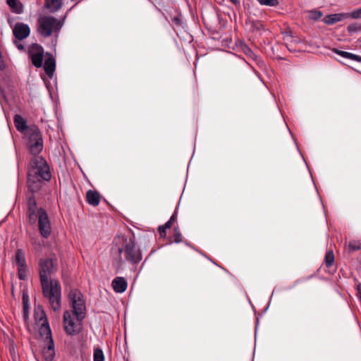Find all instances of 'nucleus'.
I'll list each match as a JSON object with an SVG mask.
<instances>
[{
	"mask_svg": "<svg viewBox=\"0 0 361 361\" xmlns=\"http://www.w3.org/2000/svg\"><path fill=\"white\" fill-rule=\"evenodd\" d=\"M114 244L112 252L119 264L126 262L136 265L142 259V251L134 235L130 237L119 235L114 239Z\"/></svg>",
	"mask_w": 361,
	"mask_h": 361,
	"instance_id": "f257e3e1",
	"label": "nucleus"
},
{
	"mask_svg": "<svg viewBox=\"0 0 361 361\" xmlns=\"http://www.w3.org/2000/svg\"><path fill=\"white\" fill-rule=\"evenodd\" d=\"M27 173V185L32 193L39 191L44 181H49L51 178L49 166L47 161L38 154H32Z\"/></svg>",
	"mask_w": 361,
	"mask_h": 361,
	"instance_id": "f03ea898",
	"label": "nucleus"
},
{
	"mask_svg": "<svg viewBox=\"0 0 361 361\" xmlns=\"http://www.w3.org/2000/svg\"><path fill=\"white\" fill-rule=\"evenodd\" d=\"M13 122L17 130L24 135L30 154H39L43 149V139L39 128L35 125L27 126V119L18 114L14 116Z\"/></svg>",
	"mask_w": 361,
	"mask_h": 361,
	"instance_id": "7ed1b4c3",
	"label": "nucleus"
},
{
	"mask_svg": "<svg viewBox=\"0 0 361 361\" xmlns=\"http://www.w3.org/2000/svg\"><path fill=\"white\" fill-rule=\"evenodd\" d=\"M72 8L67 11L63 18L59 20L54 16H43L37 21V32L44 38L49 37L52 34L58 35L63 27V23Z\"/></svg>",
	"mask_w": 361,
	"mask_h": 361,
	"instance_id": "20e7f679",
	"label": "nucleus"
},
{
	"mask_svg": "<svg viewBox=\"0 0 361 361\" xmlns=\"http://www.w3.org/2000/svg\"><path fill=\"white\" fill-rule=\"evenodd\" d=\"M43 297L47 299L54 312L61 309V286L58 279L41 282Z\"/></svg>",
	"mask_w": 361,
	"mask_h": 361,
	"instance_id": "39448f33",
	"label": "nucleus"
},
{
	"mask_svg": "<svg viewBox=\"0 0 361 361\" xmlns=\"http://www.w3.org/2000/svg\"><path fill=\"white\" fill-rule=\"evenodd\" d=\"M68 298L73 308V314L78 320H83L86 316V303L84 295L78 289H72Z\"/></svg>",
	"mask_w": 361,
	"mask_h": 361,
	"instance_id": "423d86ee",
	"label": "nucleus"
},
{
	"mask_svg": "<svg viewBox=\"0 0 361 361\" xmlns=\"http://www.w3.org/2000/svg\"><path fill=\"white\" fill-rule=\"evenodd\" d=\"M58 266L52 259H40L38 264V271L41 282L49 281V280H56L53 275L57 271Z\"/></svg>",
	"mask_w": 361,
	"mask_h": 361,
	"instance_id": "0eeeda50",
	"label": "nucleus"
},
{
	"mask_svg": "<svg viewBox=\"0 0 361 361\" xmlns=\"http://www.w3.org/2000/svg\"><path fill=\"white\" fill-rule=\"evenodd\" d=\"M72 311L66 310L63 312V327L66 333L69 336L78 335L82 330V321L78 320Z\"/></svg>",
	"mask_w": 361,
	"mask_h": 361,
	"instance_id": "6e6552de",
	"label": "nucleus"
},
{
	"mask_svg": "<svg viewBox=\"0 0 361 361\" xmlns=\"http://www.w3.org/2000/svg\"><path fill=\"white\" fill-rule=\"evenodd\" d=\"M37 226L39 233L42 238L47 239L50 237L52 231L51 224L47 212L42 207L39 208Z\"/></svg>",
	"mask_w": 361,
	"mask_h": 361,
	"instance_id": "1a4fd4ad",
	"label": "nucleus"
},
{
	"mask_svg": "<svg viewBox=\"0 0 361 361\" xmlns=\"http://www.w3.org/2000/svg\"><path fill=\"white\" fill-rule=\"evenodd\" d=\"M27 53L32 65L36 68L42 67L44 54L42 46L37 43H33L28 47Z\"/></svg>",
	"mask_w": 361,
	"mask_h": 361,
	"instance_id": "9d476101",
	"label": "nucleus"
},
{
	"mask_svg": "<svg viewBox=\"0 0 361 361\" xmlns=\"http://www.w3.org/2000/svg\"><path fill=\"white\" fill-rule=\"evenodd\" d=\"M34 317L36 323H41L39 328V331L41 336H44L45 334H48L47 331H49V334L51 333L46 313L42 307L39 306L35 309Z\"/></svg>",
	"mask_w": 361,
	"mask_h": 361,
	"instance_id": "9b49d317",
	"label": "nucleus"
},
{
	"mask_svg": "<svg viewBox=\"0 0 361 361\" xmlns=\"http://www.w3.org/2000/svg\"><path fill=\"white\" fill-rule=\"evenodd\" d=\"M47 332L48 334H45L44 336V342L46 345L42 349V356L45 361H53L54 359L56 353L54 342L52 338V334H49V331Z\"/></svg>",
	"mask_w": 361,
	"mask_h": 361,
	"instance_id": "f8f14e48",
	"label": "nucleus"
},
{
	"mask_svg": "<svg viewBox=\"0 0 361 361\" xmlns=\"http://www.w3.org/2000/svg\"><path fill=\"white\" fill-rule=\"evenodd\" d=\"M30 34V28L27 24L17 23L13 28V35L18 40L26 39Z\"/></svg>",
	"mask_w": 361,
	"mask_h": 361,
	"instance_id": "ddd939ff",
	"label": "nucleus"
},
{
	"mask_svg": "<svg viewBox=\"0 0 361 361\" xmlns=\"http://www.w3.org/2000/svg\"><path fill=\"white\" fill-rule=\"evenodd\" d=\"M47 56L48 57L44 61V69L46 74L51 78L56 69V61L51 54L47 53Z\"/></svg>",
	"mask_w": 361,
	"mask_h": 361,
	"instance_id": "4468645a",
	"label": "nucleus"
},
{
	"mask_svg": "<svg viewBox=\"0 0 361 361\" xmlns=\"http://www.w3.org/2000/svg\"><path fill=\"white\" fill-rule=\"evenodd\" d=\"M111 286L116 293H122L126 290L128 283L123 277L117 276L113 279Z\"/></svg>",
	"mask_w": 361,
	"mask_h": 361,
	"instance_id": "2eb2a0df",
	"label": "nucleus"
},
{
	"mask_svg": "<svg viewBox=\"0 0 361 361\" xmlns=\"http://www.w3.org/2000/svg\"><path fill=\"white\" fill-rule=\"evenodd\" d=\"M63 0H44V8L49 13H54L63 6Z\"/></svg>",
	"mask_w": 361,
	"mask_h": 361,
	"instance_id": "dca6fc26",
	"label": "nucleus"
},
{
	"mask_svg": "<svg viewBox=\"0 0 361 361\" xmlns=\"http://www.w3.org/2000/svg\"><path fill=\"white\" fill-rule=\"evenodd\" d=\"M349 16L348 13H334L326 16L323 21L327 25H334L336 23L340 22Z\"/></svg>",
	"mask_w": 361,
	"mask_h": 361,
	"instance_id": "f3484780",
	"label": "nucleus"
},
{
	"mask_svg": "<svg viewBox=\"0 0 361 361\" xmlns=\"http://www.w3.org/2000/svg\"><path fill=\"white\" fill-rule=\"evenodd\" d=\"M101 196L96 190H89L86 193L87 202L93 206L97 207L99 204Z\"/></svg>",
	"mask_w": 361,
	"mask_h": 361,
	"instance_id": "a211bd4d",
	"label": "nucleus"
},
{
	"mask_svg": "<svg viewBox=\"0 0 361 361\" xmlns=\"http://www.w3.org/2000/svg\"><path fill=\"white\" fill-rule=\"evenodd\" d=\"M6 3L13 13L16 14L23 13V5L20 0H6Z\"/></svg>",
	"mask_w": 361,
	"mask_h": 361,
	"instance_id": "6ab92c4d",
	"label": "nucleus"
},
{
	"mask_svg": "<svg viewBox=\"0 0 361 361\" xmlns=\"http://www.w3.org/2000/svg\"><path fill=\"white\" fill-rule=\"evenodd\" d=\"M15 262L18 267L26 266L25 255L20 249H18L15 254Z\"/></svg>",
	"mask_w": 361,
	"mask_h": 361,
	"instance_id": "aec40b11",
	"label": "nucleus"
},
{
	"mask_svg": "<svg viewBox=\"0 0 361 361\" xmlns=\"http://www.w3.org/2000/svg\"><path fill=\"white\" fill-rule=\"evenodd\" d=\"M335 261V257L334 252L332 250H329L326 252L324 257V264L326 267H331L334 264Z\"/></svg>",
	"mask_w": 361,
	"mask_h": 361,
	"instance_id": "412c9836",
	"label": "nucleus"
},
{
	"mask_svg": "<svg viewBox=\"0 0 361 361\" xmlns=\"http://www.w3.org/2000/svg\"><path fill=\"white\" fill-rule=\"evenodd\" d=\"M38 210L35 198L33 196L30 197L27 200V212H37Z\"/></svg>",
	"mask_w": 361,
	"mask_h": 361,
	"instance_id": "4be33fe9",
	"label": "nucleus"
},
{
	"mask_svg": "<svg viewBox=\"0 0 361 361\" xmlns=\"http://www.w3.org/2000/svg\"><path fill=\"white\" fill-rule=\"evenodd\" d=\"M39 209L37 212H27V219L30 225H34L38 221Z\"/></svg>",
	"mask_w": 361,
	"mask_h": 361,
	"instance_id": "5701e85b",
	"label": "nucleus"
},
{
	"mask_svg": "<svg viewBox=\"0 0 361 361\" xmlns=\"http://www.w3.org/2000/svg\"><path fill=\"white\" fill-rule=\"evenodd\" d=\"M93 360L94 361H104V355L103 351L99 348H96L94 350L93 354Z\"/></svg>",
	"mask_w": 361,
	"mask_h": 361,
	"instance_id": "b1692460",
	"label": "nucleus"
},
{
	"mask_svg": "<svg viewBox=\"0 0 361 361\" xmlns=\"http://www.w3.org/2000/svg\"><path fill=\"white\" fill-rule=\"evenodd\" d=\"M348 250L350 252H354L361 250V241L352 240L348 243Z\"/></svg>",
	"mask_w": 361,
	"mask_h": 361,
	"instance_id": "393cba45",
	"label": "nucleus"
},
{
	"mask_svg": "<svg viewBox=\"0 0 361 361\" xmlns=\"http://www.w3.org/2000/svg\"><path fill=\"white\" fill-rule=\"evenodd\" d=\"M173 242L176 243L183 242V236L178 226H176L173 228Z\"/></svg>",
	"mask_w": 361,
	"mask_h": 361,
	"instance_id": "a878e982",
	"label": "nucleus"
},
{
	"mask_svg": "<svg viewBox=\"0 0 361 361\" xmlns=\"http://www.w3.org/2000/svg\"><path fill=\"white\" fill-rule=\"evenodd\" d=\"M27 266L23 267H18V276L20 280H25L27 279Z\"/></svg>",
	"mask_w": 361,
	"mask_h": 361,
	"instance_id": "bb28decb",
	"label": "nucleus"
},
{
	"mask_svg": "<svg viewBox=\"0 0 361 361\" xmlns=\"http://www.w3.org/2000/svg\"><path fill=\"white\" fill-rule=\"evenodd\" d=\"M260 4L269 6H277L279 0H257Z\"/></svg>",
	"mask_w": 361,
	"mask_h": 361,
	"instance_id": "cd10ccee",
	"label": "nucleus"
},
{
	"mask_svg": "<svg viewBox=\"0 0 361 361\" xmlns=\"http://www.w3.org/2000/svg\"><path fill=\"white\" fill-rule=\"evenodd\" d=\"M322 16V13L319 11H310L309 12V17L310 19L316 21L318 20Z\"/></svg>",
	"mask_w": 361,
	"mask_h": 361,
	"instance_id": "c85d7f7f",
	"label": "nucleus"
},
{
	"mask_svg": "<svg viewBox=\"0 0 361 361\" xmlns=\"http://www.w3.org/2000/svg\"><path fill=\"white\" fill-rule=\"evenodd\" d=\"M345 59L361 63V56L350 52H347Z\"/></svg>",
	"mask_w": 361,
	"mask_h": 361,
	"instance_id": "c756f323",
	"label": "nucleus"
},
{
	"mask_svg": "<svg viewBox=\"0 0 361 361\" xmlns=\"http://www.w3.org/2000/svg\"><path fill=\"white\" fill-rule=\"evenodd\" d=\"M178 214L177 211H175L173 214L171 215L169 220L166 223V227H171L173 224L177 221Z\"/></svg>",
	"mask_w": 361,
	"mask_h": 361,
	"instance_id": "7c9ffc66",
	"label": "nucleus"
},
{
	"mask_svg": "<svg viewBox=\"0 0 361 361\" xmlns=\"http://www.w3.org/2000/svg\"><path fill=\"white\" fill-rule=\"evenodd\" d=\"M171 227H166V224L161 226H159L158 228V231L160 237L165 238L166 236V229L170 228Z\"/></svg>",
	"mask_w": 361,
	"mask_h": 361,
	"instance_id": "2f4dec72",
	"label": "nucleus"
},
{
	"mask_svg": "<svg viewBox=\"0 0 361 361\" xmlns=\"http://www.w3.org/2000/svg\"><path fill=\"white\" fill-rule=\"evenodd\" d=\"M349 16L353 19L361 18V7L353 11Z\"/></svg>",
	"mask_w": 361,
	"mask_h": 361,
	"instance_id": "473e14b6",
	"label": "nucleus"
},
{
	"mask_svg": "<svg viewBox=\"0 0 361 361\" xmlns=\"http://www.w3.org/2000/svg\"><path fill=\"white\" fill-rule=\"evenodd\" d=\"M23 319L26 322L29 318V305L27 302H25V305H23Z\"/></svg>",
	"mask_w": 361,
	"mask_h": 361,
	"instance_id": "72a5a7b5",
	"label": "nucleus"
},
{
	"mask_svg": "<svg viewBox=\"0 0 361 361\" xmlns=\"http://www.w3.org/2000/svg\"><path fill=\"white\" fill-rule=\"evenodd\" d=\"M20 41L21 40H18L16 38H15V39H13V44L19 50L24 51L25 49V45L22 44Z\"/></svg>",
	"mask_w": 361,
	"mask_h": 361,
	"instance_id": "f704fd0d",
	"label": "nucleus"
},
{
	"mask_svg": "<svg viewBox=\"0 0 361 361\" xmlns=\"http://www.w3.org/2000/svg\"><path fill=\"white\" fill-rule=\"evenodd\" d=\"M171 21L173 24H175L176 26L180 27L181 26L182 21L180 16H176L171 18Z\"/></svg>",
	"mask_w": 361,
	"mask_h": 361,
	"instance_id": "c9c22d12",
	"label": "nucleus"
},
{
	"mask_svg": "<svg viewBox=\"0 0 361 361\" xmlns=\"http://www.w3.org/2000/svg\"><path fill=\"white\" fill-rule=\"evenodd\" d=\"M332 51L334 53L338 54L339 56H342L343 58H345L347 52H348V51H341V50H339L338 49H336V48L333 49Z\"/></svg>",
	"mask_w": 361,
	"mask_h": 361,
	"instance_id": "e433bc0d",
	"label": "nucleus"
},
{
	"mask_svg": "<svg viewBox=\"0 0 361 361\" xmlns=\"http://www.w3.org/2000/svg\"><path fill=\"white\" fill-rule=\"evenodd\" d=\"M359 29H360V27H357L356 24H350L348 27V30L349 32H354V31H356V30H357Z\"/></svg>",
	"mask_w": 361,
	"mask_h": 361,
	"instance_id": "4c0bfd02",
	"label": "nucleus"
},
{
	"mask_svg": "<svg viewBox=\"0 0 361 361\" xmlns=\"http://www.w3.org/2000/svg\"><path fill=\"white\" fill-rule=\"evenodd\" d=\"M242 49L244 51V53L246 54H249L252 52L250 48L246 44H243L242 46Z\"/></svg>",
	"mask_w": 361,
	"mask_h": 361,
	"instance_id": "58836bf2",
	"label": "nucleus"
},
{
	"mask_svg": "<svg viewBox=\"0 0 361 361\" xmlns=\"http://www.w3.org/2000/svg\"><path fill=\"white\" fill-rule=\"evenodd\" d=\"M6 68L4 61L2 59V55H0V70H4Z\"/></svg>",
	"mask_w": 361,
	"mask_h": 361,
	"instance_id": "ea45409f",
	"label": "nucleus"
},
{
	"mask_svg": "<svg viewBox=\"0 0 361 361\" xmlns=\"http://www.w3.org/2000/svg\"><path fill=\"white\" fill-rule=\"evenodd\" d=\"M27 302L28 304V295L26 294H23V305H25V302Z\"/></svg>",
	"mask_w": 361,
	"mask_h": 361,
	"instance_id": "a19ab883",
	"label": "nucleus"
},
{
	"mask_svg": "<svg viewBox=\"0 0 361 361\" xmlns=\"http://www.w3.org/2000/svg\"><path fill=\"white\" fill-rule=\"evenodd\" d=\"M232 4L235 5L240 4V0H229Z\"/></svg>",
	"mask_w": 361,
	"mask_h": 361,
	"instance_id": "79ce46f5",
	"label": "nucleus"
},
{
	"mask_svg": "<svg viewBox=\"0 0 361 361\" xmlns=\"http://www.w3.org/2000/svg\"><path fill=\"white\" fill-rule=\"evenodd\" d=\"M356 290L357 291H361V283H358L356 285Z\"/></svg>",
	"mask_w": 361,
	"mask_h": 361,
	"instance_id": "37998d69",
	"label": "nucleus"
},
{
	"mask_svg": "<svg viewBox=\"0 0 361 361\" xmlns=\"http://www.w3.org/2000/svg\"><path fill=\"white\" fill-rule=\"evenodd\" d=\"M356 296L358 298L359 300L361 302V291H357Z\"/></svg>",
	"mask_w": 361,
	"mask_h": 361,
	"instance_id": "c03bdc74",
	"label": "nucleus"
},
{
	"mask_svg": "<svg viewBox=\"0 0 361 361\" xmlns=\"http://www.w3.org/2000/svg\"><path fill=\"white\" fill-rule=\"evenodd\" d=\"M287 48H288V49L289 51H292V50L290 49V47H288V46H287Z\"/></svg>",
	"mask_w": 361,
	"mask_h": 361,
	"instance_id": "a18cd8bd",
	"label": "nucleus"
}]
</instances>
